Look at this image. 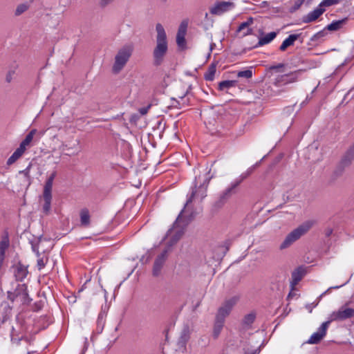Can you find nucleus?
Returning a JSON list of instances; mask_svg holds the SVG:
<instances>
[{"instance_id": "1", "label": "nucleus", "mask_w": 354, "mask_h": 354, "mask_svg": "<svg viewBox=\"0 0 354 354\" xmlns=\"http://www.w3.org/2000/svg\"><path fill=\"white\" fill-rule=\"evenodd\" d=\"M196 195V192H192L190 195L187 196V199L183 209L176 218L172 227L168 230L167 237L171 239L170 245L177 243L183 235L187 226L194 218L196 211L192 203Z\"/></svg>"}, {"instance_id": "2", "label": "nucleus", "mask_w": 354, "mask_h": 354, "mask_svg": "<svg viewBox=\"0 0 354 354\" xmlns=\"http://www.w3.org/2000/svg\"><path fill=\"white\" fill-rule=\"evenodd\" d=\"M199 170V174L196 176L194 184V187L192 189V192H196L194 200L198 199L200 202L203 201L207 196V189L210 180L213 178V175L210 174L211 168L206 167L202 171Z\"/></svg>"}, {"instance_id": "3", "label": "nucleus", "mask_w": 354, "mask_h": 354, "mask_svg": "<svg viewBox=\"0 0 354 354\" xmlns=\"http://www.w3.org/2000/svg\"><path fill=\"white\" fill-rule=\"evenodd\" d=\"M157 32L156 46L153 52L154 64L159 66L162 64L164 57L166 55L168 46L167 41V35L164 27L160 24L156 26Z\"/></svg>"}, {"instance_id": "4", "label": "nucleus", "mask_w": 354, "mask_h": 354, "mask_svg": "<svg viewBox=\"0 0 354 354\" xmlns=\"http://www.w3.org/2000/svg\"><path fill=\"white\" fill-rule=\"evenodd\" d=\"M30 311H19L16 316L17 322L21 325L19 330H17L12 327L10 333L11 342L13 344H19L21 340L29 342V339L26 337L25 333L27 330L26 326L31 322V315H28Z\"/></svg>"}, {"instance_id": "5", "label": "nucleus", "mask_w": 354, "mask_h": 354, "mask_svg": "<svg viewBox=\"0 0 354 354\" xmlns=\"http://www.w3.org/2000/svg\"><path fill=\"white\" fill-rule=\"evenodd\" d=\"M314 223L313 221H306L288 233L280 244L279 250H283L290 247L295 242L306 234L313 226Z\"/></svg>"}, {"instance_id": "6", "label": "nucleus", "mask_w": 354, "mask_h": 354, "mask_svg": "<svg viewBox=\"0 0 354 354\" xmlns=\"http://www.w3.org/2000/svg\"><path fill=\"white\" fill-rule=\"evenodd\" d=\"M133 50L131 44H127L119 49L114 58L112 71L115 74L119 73L128 62Z\"/></svg>"}, {"instance_id": "7", "label": "nucleus", "mask_w": 354, "mask_h": 354, "mask_svg": "<svg viewBox=\"0 0 354 354\" xmlns=\"http://www.w3.org/2000/svg\"><path fill=\"white\" fill-rule=\"evenodd\" d=\"M8 298L17 304H26L30 301L25 284L19 285L14 292H8Z\"/></svg>"}, {"instance_id": "8", "label": "nucleus", "mask_w": 354, "mask_h": 354, "mask_svg": "<svg viewBox=\"0 0 354 354\" xmlns=\"http://www.w3.org/2000/svg\"><path fill=\"white\" fill-rule=\"evenodd\" d=\"M166 239H168V244L169 247L167 248H165L160 254H159L153 263V269H152V274L153 277H158L161 274V270L167 259L168 257V252L169 250V247H171L172 245H170V239L167 238L166 236Z\"/></svg>"}, {"instance_id": "9", "label": "nucleus", "mask_w": 354, "mask_h": 354, "mask_svg": "<svg viewBox=\"0 0 354 354\" xmlns=\"http://www.w3.org/2000/svg\"><path fill=\"white\" fill-rule=\"evenodd\" d=\"M230 311H219L215 316V319L213 326L212 337L216 339L225 324V319L229 316Z\"/></svg>"}, {"instance_id": "10", "label": "nucleus", "mask_w": 354, "mask_h": 354, "mask_svg": "<svg viewBox=\"0 0 354 354\" xmlns=\"http://www.w3.org/2000/svg\"><path fill=\"white\" fill-rule=\"evenodd\" d=\"M304 71L305 70L299 69L288 74L278 75L275 78L274 84L277 86H281L295 82Z\"/></svg>"}, {"instance_id": "11", "label": "nucleus", "mask_w": 354, "mask_h": 354, "mask_svg": "<svg viewBox=\"0 0 354 354\" xmlns=\"http://www.w3.org/2000/svg\"><path fill=\"white\" fill-rule=\"evenodd\" d=\"M234 8V4L230 1H220L216 3L211 8L210 13L214 15H221Z\"/></svg>"}, {"instance_id": "12", "label": "nucleus", "mask_w": 354, "mask_h": 354, "mask_svg": "<svg viewBox=\"0 0 354 354\" xmlns=\"http://www.w3.org/2000/svg\"><path fill=\"white\" fill-rule=\"evenodd\" d=\"M307 268L305 266H299L295 269L291 274L290 286L294 288L306 275L307 273Z\"/></svg>"}, {"instance_id": "13", "label": "nucleus", "mask_w": 354, "mask_h": 354, "mask_svg": "<svg viewBox=\"0 0 354 354\" xmlns=\"http://www.w3.org/2000/svg\"><path fill=\"white\" fill-rule=\"evenodd\" d=\"M239 185L233 180L230 185L226 187L220 194L219 202L224 203L227 201L233 194H236V189Z\"/></svg>"}, {"instance_id": "14", "label": "nucleus", "mask_w": 354, "mask_h": 354, "mask_svg": "<svg viewBox=\"0 0 354 354\" xmlns=\"http://www.w3.org/2000/svg\"><path fill=\"white\" fill-rule=\"evenodd\" d=\"M187 28V22L182 21L178 30L176 35V43L180 48H184L186 44L185 35Z\"/></svg>"}, {"instance_id": "15", "label": "nucleus", "mask_w": 354, "mask_h": 354, "mask_svg": "<svg viewBox=\"0 0 354 354\" xmlns=\"http://www.w3.org/2000/svg\"><path fill=\"white\" fill-rule=\"evenodd\" d=\"M325 8H322L319 5H318L315 9L303 17V21L304 23H310L315 21L325 12Z\"/></svg>"}, {"instance_id": "16", "label": "nucleus", "mask_w": 354, "mask_h": 354, "mask_svg": "<svg viewBox=\"0 0 354 354\" xmlns=\"http://www.w3.org/2000/svg\"><path fill=\"white\" fill-rule=\"evenodd\" d=\"M349 280H350V278H347L346 279V281L342 284H341L339 286H331V287L328 288L325 292L322 293L317 298V299L315 301H313L312 303L306 304V306H305L306 308L309 309V310H313V308H316L319 302L320 301L321 299L323 297L324 295H325L326 294L329 292L330 291V290H332V289H338L340 287L346 285L349 281Z\"/></svg>"}, {"instance_id": "17", "label": "nucleus", "mask_w": 354, "mask_h": 354, "mask_svg": "<svg viewBox=\"0 0 354 354\" xmlns=\"http://www.w3.org/2000/svg\"><path fill=\"white\" fill-rule=\"evenodd\" d=\"M254 18L250 17L245 21L242 22L237 28L238 32H242L243 36H247L252 34V29L250 26L253 24Z\"/></svg>"}, {"instance_id": "18", "label": "nucleus", "mask_w": 354, "mask_h": 354, "mask_svg": "<svg viewBox=\"0 0 354 354\" xmlns=\"http://www.w3.org/2000/svg\"><path fill=\"white\" fill-rule=\"evenodd\" d=\"M354 316V311H333L330 315V319L333 320H345Z\"/></svg>"}, {"instance_id": "19", "label": "nucleus", "mask_w": 354, "mask_h": 354, "mask_svg": "<svg viewBox=\"0 0 354 354\" xmlns=\"http://www.w3.org/2000/svg\"><path fill=\"white\" fill-rule=\"evenodd\" d=\"M354 160V142L347 149L342 158L341 164L344 167H347Z\"/></svg>"}, {"instance_id": "20", "label": "nucleus", "mask_w": 354, "mask_h": 354, "mask_svg": "<svg viewBox=\"0 0 354 354\" xmlns=\"http://www.w3.org/2000/svg\"><path fill=\"white\" fill-rule=\"evenodd\" d=\"M28 271L26 266L17 264L15 267L14 274L17 281H22L28 275Z\"/></svg>"}, {"instance_id": "21", "label": "nucleus", "mask_w": 354, "mask_h": 354, "mask_svg": "<svg viewBox=\"0 0 354 354\" xmlns=\"http://www.w3.org/2000/svg\"><path fill=\"white\" fill-rule=\"evenodd\" d=\"M239 301V296L234 295L226 298L218 310H230L234 308Z\"/></svg>"}, {"instance_id": "22", "label": "nucleus", "mask_w": 354, "mask_h": 354, "mask_svg": "<svg viewBox=\"0 0 354 354\" xmlns=\"http://www.w3.org/2000/svg\"><path fill=\"white\" fill-rule=\"evenodd\" d=\"M256 317V314L253 312L245 315L241 322L242 329L245 330L250 329L252 324L255 321Z\"/></svg>"}, {"instance_id": "23", "label": "nucleus", "mask_w": 354, "mask_h": 354, "mask_svg": "<svg viewBox=\"0 0 354 354\" xmlns=\"http://www.w3.org/2000/svg\"><path fill=\"white\" fill-rule=\"evenodd\" d=\"M300 37V34L290 35L281 44L279 50L285 51L286 48L294 44L295 41Z\"/></svg>"}, {"instance_id": "24", "label": "nucleus", "mask_w": 354, "mask_h": 354, "mask_svg": "<svg viewBox=\"0 0 354 354\" xmlns=\"http://www.w3.org/2000/svg\"><path fill=\"white\" fill-rule=\"evenodd\" d=\"M347 18L333 21L330 24L326 26V29L330 31H335L341 29L346 23Z\"/></svg>"}, {"instance_id": "25", "label": "nucleus", "mask_w": 354, "mask_h": 354, "mask_svg": "<svg viewBox=\"0 0 354 354\" xmlns=\"http://www.w3.org/2000/svg\"><path fill=\"white\" fill-rule=\"evenodd\" d=\"M277 37L276 32H270L266 35L259 37L258 41V46H262L266 44L270 43Z\"/></svg>"}, {"instance_id": "26", "label": "nucleus", "mask_w": 354, "mask_h": 354, "mask_svg": "<svg viewBox=\"0 0 354 354\" xmlns=\"http://www.w3.org/2000/svg\"><path fill=\"white\" fill-rule=\"evenodd\" d=\"M36 133L35 129L31 130L26 136V138L22 140V142L19 145V148L21 149L23 151H26V147L29 146L30 142H32L34 135Z\"/></svg>"}, {"instance_id": "27", "label": "nucleus", "mask_w": 354, "mask_h": 354, "mask_svg": "<svg viewBox=\"0 0 354 354\" xmlns=\"http://www.w3.org/2000/svg\"><path fill=\"white\" fill-rule=\"evenodd\" d=\"M43 197L44 200V204L43 206V210L46 214H48L50 209L52 194L49 192H44Z\"/></svg>"}, {"instance_id": "28", "label": "nucleus", "mask_w": 354, "mask_h": 354, "mask_svg": "<svg viewBox=\"0 0 354 354\" xmlns=\"http://www.w3.org/2000/svg\"><path fill=\"white\" fill-rule=\"evenodd\" d=\"M21 149L18 147L7 160V165H11L15 163L24 153Z\"/></svg>"}, {"instance_id": "29", "label": "nucleus", "mask_w": 354, "mask_h": 354, "mask_svg": "<svg viewBox=\"0 0 354 354\" xmlns=\"http://www.w3.org/2000/svg\"><path fill=\"white\" fill-rule=\"evenodd\" d=\"M237 85L236 80H225L222 81L218 84V89L220 91H224L225 89L235 87Z\"/></svg>"}, {"instance_id": "30", "label": "nucleus", "mask_w": 354, "mask_h": 354, "mask_svg": "<svg viewBox=\"0 0 354 354\" xmlns=\"http://www.w3.org/2000/svg\"><path fill=\"white\" fill-rule=\"evenodd\" d=\"M216 65L215 64H211L208 69H207V71L205 73L204 75V78L206 81H212L214 78V75H215V73H216Z\"/></svg>"}, {"instance_id": "31", "label": "nucleus", "mask_w": 354, "mask_h": 354, "mask_svg": "<svg viewBox=\"0 0 354 354\" xmlns=\"http://www.w3.org/2000/svg\"><path fill=\"white\" fill-rule=\"evenodd\" d=\"M107 315L106 311H100V313L98 315L97 320V328L100 327V330L98 332V333H101L103 330L104 324H105V318Z\"/></svg>"}, {"instance_id": "32", "label": "nucleus", "mask_w": 354, "mask_h": 354, "mask_svg": "<svg viewBox=\"0 0 354 354\" xmlns=\"http://www.w3.org/2000/svg\"><path fill=\"white\" fill-rule=\"evenodd\" d=\"M254 170V167H249L245 172L242 173L237 178L234 180L239 185L245 178L250 176Z\"/></svg>"}, {"instance_id": "33", "label": "nucleus", "mask_w": 354, "mask_h": 354, "mask_svg": "<svg viewBox=\"0 0 354 354\" xmlns=\"http://www.w3.org/2000/svg\"><path fill=\"white\" fill-rule=\"evenodd\" d=\"M344 310H354V297H351L345 300L340 309Z\"/></svg>"}, {"instance_id": "34", "label": "nucleus", "mask_w": 354, "mask_h": 354, "mask_svg": "<svg viewBox=\"0 0 354 354\" xmlns=\"http://www.w3.org/2000/svg\"><path fill=\"white\" fill-rule=\"evenodd\" d=\"M55 176H56L55 172H53V174H51L49 176V177L48 178V179L46 180V181L45 183L44 187V192H52L53 184V181L55 178Z\"/></svg>"}, {"instance_id": "35", "label": "nucleus", "mask_w": 354, "mask_h": 354, "mask_svg": "<svg viewBox=\"0 0 354 354\" xmlns=\"http://www.w3.org/2000/svg\"><path fill=\"white\" fill-rule=\"evenodd\" d=\"M189 338H190V330H189V326L187 324V325L184 326V327L182 330L180 339L181 342L186 343L189 341Z\"/></svg>"}, {"instance_id": "36", "label": "nucleus", "mask_w": 354, "mask_h": 354, "mask_svg": "<svg viewBox=\"0 0 354 354\" xmlns=\"http://www.w3.org/2000/svg\"><path fill=\"white\" fill-rule=\"evenodd\" d=\"M80 221L81 224L84 226L88 225L90 223V216L88 211L86 209H82L80 212Z\"/></svg>"}, {"instance_id": "37", "label": "nucleus", "mask_w": 354, "mask_h": 354, "mask_svg": "<svg viewBox=\"0 0 354 354\" xmlns=\"http://www.w3.org/2000/svg\"><path fill=\"white\" fill-rule=\"evenodd\" d=\"M10 242L8 235L4 236L0 241V254L5 255L6 250L9 247Z\"/></svg>"}, {"instance_id": "38", "label": "nucleus", "mask_w": 354, "mask_h": 354, "mask_svg": "<svg viewBox=\"0 0 354 354\" xmlns=\"http://www.w3.org/2000/svg\"><path fill=\"white\" fill-rule=\"evenodd\" d=\"M330 323H331L330 319H328V321L324 322V323L322 324V325L319 326V328H318V330L316 333H319L321 336L324 337L326 335L327 329Z\"/></svg>"}, {"instance_id": "39", "label": "nucleus", "mask_w": 354, "mask_h": 354, "mask_svg": "<svg viewBox=\"0 0 354 354\" xmlns=\"http://www.w3.org/2000/svg\"><path fill=\"white\" fill-rule=\"evenodd\" d=\"M17 68V65H15L8 69V71L6 73V82L10 83L12 81L13 77L15 75Z\"/></svg>"}, {"instance_id": "40", "label": "nucleus", "mask_w": 354, "mask_h": 354, "mask_svg": "<svg viewBox=\"0 0 354 354\" xmlns=\"http://www.w3.org/2000/svg\"><path fill=\"white\" fill-rule=\"evenodd\" d=\"M324 337L322 336H321L319 333H317L316 332L314 333L309 338V339L306 342V343L308 344H317L318 343H319L322 339H323Z\"/></svg>"}, {"instance_id": "41", "label": "nucleus", "mask_w": 354, "mask_h": 354, "mask_svg": "<svg viewBox=\"0 0 354 354\" xmlns=\"http://www.w3.org/2000/svg\"><path fill=\"white\" fill-rule=\"evenodd\" d=\"M252 69H246L245 71H241L237 73V77L245 79H250L252 77Z\"/></svg>"}, {"instance_id": "42", "label": "nucleus", "mask_w": 354, "mask_h": 354, "mask_svg": "<svg viewBox=\"0 0 354 354\" xmlns=\"http://www.w3.org/2000/svg\"><path fill=\"white\" fill-rule=\"evenodd\" d=\"M28 9V5L27 3H21L17 6L15 15L16 16H19L26 12Z\"/></svg>"}, {"instance_id": "43", "label": "nucleus", "mask_w": 354, "mask_h": 354, "mask_svg": "<svg viewBox=\"0 0 354 354\" xmlns=\"http://www.w3.org/2000/svg\"><path fill=\"white\" fill-rule=\"evenodd\" d=\"M339 0H323L319 5L321 8H325L326 7L332 6L337 4Z\"/></svg>"}, {"instance_id": "44", "label": "nucleus", "mask_w": 354, "mask_h": 354, "mask_svg": "<svg viewBox=\"0 0 354 354\" xmlns=\"http://www.w3.org/2000/svg\"><path fill=\"white\" fill-rule=\"evenodd\" d=\"M283 64H278L277 65H272L269 67L270 71H274L276 72H281V68H284Z\"/></svg>"}, {"instance_id": "45", "label": "nucleus", "mask_w": 354, "mask_h": 354, "mask_svg": "<svg viewBox=\"0 0 354 354\" xmlns=\"http://www.w3.org/2000/svg\"><path fill=\"white\" fill-rule=\"evenodd\" d=\"M47 259H44L43 257L37 259V267L39 270L44 268L46 264Z\"/></svg>"}, {"instance_id": "46", "label": "nucleus", "mask_w": 354, "mask_h": 354, "mask_svg": "<svg viewBox=\"0 0 354 354\" xmlns=\"http://www.w3.org/2000/svg\"><path fill=\"white\" fill-rule=\"evenodd\" d=\"M114 0H100L99 4L100 7L105 8L110 3H111Z\"/></svg>"}, {"instance_id": "47", "label": "nucleus", "mask_w": 354, "mask_h": 354, "mask_svg": "<svg viewBox=\"0 0 354 354\" xmlns=\"http://www.w3.org/2000/svg\"><path fill=\"white\" fill-rule=\"evenodd\" d=\"M44 304H45V302L44 301H40L37 303L35 304L36 305V310H41V308H44Z\"/></svg>"}, {"instance_id": "48", "label": "nucleus", "mask_w": 354, "mask_h": 354, "mask_svg": "<svg viewBox=\"0 0 354 354\" xmlns=\"http://www.w3.org/2000/svg\"><path fill=\"white\" fill-rule=\"evenodd\" d=\"M297 293L295 292V287L293 288H292V291L288 295V299H290L294 297H297Z\"/></svg>"}, {"instance_id": "49", "label": "nucleus", "mask_w": 354, "mask_h": 354, "mask_svg": "<svg viewBox=\"0 0 354 354\" xmlns=\"http://www.w3.org/2000/svg\"><path fill=\"white\" fill-rule=\"evenodd\" d=\"M174 102L172 103V106L174 107H176L177 109H181L182 106L180 105V102L176 100H174Z\"/></svg>"}, {"instance_id": "50", "label": "nucleus", "mask_w": 354, "mask_h": 354, "mask_svg": "<svg viewBox=\"0 0 354 354\" xmlns=\"http://www.w3.org/2000/svg\"><path fill=\"white\" fill-rule=\"evenodd\" d=\"M324 35H325V32L324 31H320V32H317V34H315L314 35V37H315V38H320V37H324Z\"/></svg>"}, {"instance_id": "51", "label": "nucleus", "mask_w": 354, "mask_h": 354, "mask_svg": "<svg viewBox=\"0 0 354 354\" xmlns=\"http://www.w3.org/2000/svg\"><path fill=\"white\" fill-rule=\"evenodd\" d=\"M29 169H30V166L28 167L26 169H25L24 170H22V171H20L19 173L21 174H24L26 176H28V174H29Z\"/></svg>"}, {"instance_id": "52", "label": "nucleus", "mask_w": 354, "mask_h": 354, "mask_svg": "<svg viewBox=\"0 0 354 354\" xmlns=\"http://www.w3.org/2000/svg\"><path fill=\"white\" fill-rule=\"evenodd\" d=\"M261 351V346H259L258 348L255 349L254 351H253L250 354H259Z\"/></svg>"}, {"instance_id": "53", "label": "nucleus", "mask_w": 354, "mask_h": 354, "mask_svg": "<svg viewBox=\"0 0 354 354\" xmlns=\"http://www.w3.org/2000/svg\"><path fill=\"white\" fill-rule=\"evenodd\" d=\"M32 250L37 254V255L39 257V250L38 248H37L35 245H32Z\"/></svg>"}, {"instance_id": "54", "label": "nucleus", "mask_w": 354, "mask_h": 354, "mask_svg": "<svg viewBox=\"0 0 354 354\" xmlns=\"http://www.w3.org/2000/svg\"><path fill=\"white\" fill-rule=\"evenodd\" d=\"M261 162V160L257 162H256V164H254V165H252V167H254V169H256V167H259V165H260Z\"/></svg>"}, {"instance_id": "55", "label": "nucleus", "mask_w": 354, "mask_h": 354, "mask_svg": "<svg viewBox=\"0 0 354 354\" xmlns=\"http://www.w3.org/2000/svg\"><path fill=\"white\" fill-rule=\"evenodd\" d=\"M199 304H200V301H196V304L193 306L194 308H196L199 306Z\"/></svg>"}, {"instance_id": "56", "label": "nucleus", "mask_w": 354, "mask_h": 354, "mask_svg": "<svg viewBox=\"0 0 354 354\" xmlns=\"http://www.w3.org/2000/svg\"><path fill=\"white\" fill-rule=\"evenodd\" d=\"M332 233V230L331 229H329L327 230L326 232V235L327 236H329L330 234Z\"/></svg>"}, {"instance_id": "57", "label": "nucleus", "mask_w": 354, "mask_h": 354, "mask_svg": "<svg viewBox=\"0 0 354 354\" xmlns=\"http://www.w3.org/2000/svg\"><path fill=\"white\" fill-rule=\"evenodd\" d=\"M213 46H214V44H211V46H210V50H212Z\"/></svg>"}, {"instance_id": "58", "label": "nucleus", "mask_w": 354, "mask_h": 354, "mask_svg": "<svg viewBox=\"0 0 354 354\" xmlns=\"http://www.w3.org/2000/svg\"><path fill=\"white\" fill-rule=\"evenodd\" d=\"M97 333H98L100 330V328L97 327Z\"/></svg>"}, {"instance_id": "59", "label": "nucleus", "mask_w": 354, "mask_h": 354, "mask_svg": "<svg viewBox=\"0 0 354 354\" xmlns=\"http://www.w3.org/2000/svg\"><path fill=\"white\" fill-rule=\"evenodd\" d=\"M299 6H300V4H299H299H296V6H297L296 8H299Z\"/></svg>"}, {"instance_id": "60", "label": "nucleus", "mask_w": 354, "mask_h": 354, "mask_svg": "<svg viewBox=\"0 0 354 354\" xmlns=\"http://www.w3.org/2000/svg\"><path fill=\"white\" fill-rule=\"evenodd\" d=\"M317 87L314 88V90L313 91V92H314L315 90H316Z\"/></svg>"}, {"instance_id": "61", "label": "nucleus", "mask_w": 354, "mask_h": 354, "mask_svg": "<svg viewBox=\"0 0 354 354\" xmlns=\"http://www.w3.org/2000/svg\"><path fill=\"white\" fill-rule=\"evenodd\" d=\"M162 1H164V2H165V1H167V0H162Z\"/></svg>"}]
</instances>
